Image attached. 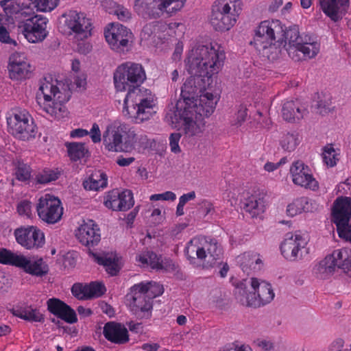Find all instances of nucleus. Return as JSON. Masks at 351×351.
Listing matches in <instances>:
<instances>
[{
	"label": "nucleus",
	"mask_w": 351,
	"mask_h": 351,
	"mask_svg": "<svg viewBox=\"0 0 351 351\" xmlns=\"http://www.w3.org/2000/svg\"><path fill=\"white\" fill-rule=\"evenodd\" d=\"M225 59L223 47L216 43L196 45L188 52L185 62L191 76L182 87V98L177 101L171 121L189 137L203 133L205 125L203 117H209L217 103V97L211 93L206 92L196 97L197 92L205 88L203 78L210 79L217 74Z\"/></svg>",
	"instance_id": "f257e3e1"
},
{
	"label": "nucleus",
	"mask_w": 351,
	"mask_h": 351,
	"mask_svg": "<svg viewBox=\"0 0 351 351\" xmlns=\"http://www.w3.org/2000/svg\"><path fill=\"white\" fill-rule=\"evenodd\" d=\"M113 80L117 91L128 90L123 100V115L136 123L149 119L154 112L155 97L151 90L140 88L146 80L142 65L132 62L123 63L116 69Z\"/></svg>",
	"instance_id": "f03ea898"
},
{
	"label": "nucleus",
	"mask_w": 351,
	"mask_h": 351,
	"mask_svg": "<svg viewBox=\"0 0 351 351\" xmlns=\"http://www.w3.org/2000/svg\"><path fill=\"white\" fill-rule=\"evenodd\" d=\"M102 141L105 149L112 152L140 151L150 145L145 134L136 132L133 127L119 120H114L106 126Z\"/></svg>",
	"instance_id": "7ed1b4c3"
},
{
	"label": "nucleus",
	"mask_w": 351,
	"mask_h": 351,
	"mask_svg": "<svg viewBox=\"0 0 351 351\" xmlns=\"http://www.w3.org/2000/svg\"><path fill=\"white\" fill-rule=\"evenodd\" d=\"M70 97L69 90H61L57 82L44 78L40 82L36 99L41 110L55 119H61L68 115L64 104Z\"/></svg>",
	"instance_id": "20e7f679"
},
{
	"label": "nucleus",
	"mask_w": 351,
	"mask_h": 351,
	"mask_svg": "<svg viewBox=\"0 0 351 351\" xmlns=\"http://www.w3.org/2000/svg\"><path fill=\"white\" fill-rule=\"evenodd\" d=\"M253 40L250 42L256 50L269 60H275L280 52L276 43L285 32L282 23L279 20H265L261 21L254 29Z\"/></svg>",
	"instance_id": "39448f33"
},
{
	"label": "nucleus",
	"mask_w": 351,
	"mask_h": 351,
	"mask_svg": "<svg viewBox=\"0 0 351 351\" xmlns=\"http://www.w3.org/2000/svg\"><path fill=\"white\" fill-rule=\"evenodd\" d=\"M185 254L191 264L210 268L220 263L221 248L214 239L196 237L191 239L185 247Z\"/></svg>",
	"instance_id": "423d86ee"
},
{
	"label": "nucleus",
	"mask_w": 351,
	"mask_h": 351,
	"mask_svg": "<svg viewBox=\"0 0 351 351\" xmlns=\"http://www.w3.org/2000/svg\"><path fill=\"white\" fill-rule=\"evenodd\" d=\"M285 47L289 56L296 62L315 58L320 51L317 38L310 34H300L297 25L286 30Z\"/></svg>",
	"instance_id": "0eeeda50"
},
{
	"label": "nucleus",
	"mask_w": 351,
	"mask_h": 351,
	"mask_svg": "<svg viewBox=\"0 0 351 351\" xmlns=\"http://www.w3.org/2000/svg\"><path fill=\"white\" fill-rule=\"evenodd\" d=\"M243 7L242 0H215L209 17L210 25L220 32L230 30L237 23Z\"/></svg>",
	"instance_id": "6e6552de"
},
{
	"label": "nucleus",
	"mask_w": 351,
	"mask_h": 351,
	"mask_svg": "<svg viewBox=\"0 0 351 351\" xmlns=\"http://www.w3.org/2000/svg\"><path fill=\"white\" fill-rule=\"evenodd\" d=\"M252 291L247 293L243 283L237 287L236 295L243 305L258 307L270 303L275 294L271 284L258 278L250 280Z\"/></svg>",
	"instance_id": "1a4fd4ad"
},
{
	"label": "nucleus",
	"mask_w": 351,
	"mask_h": 351,
	"mask_svg": "<svg viewBox=\"0 0 351 351\" xmlns=\"http://www.w3.org/2000/svg\"><path fill=\"white\" fill-rule=\"evenodd\" d=\"M58 28L62 34L83 40L91 36L93 26L84 12L70 10L61 15Z\"/></svg>",
	"instance_id": "9d476101"
},
{
	"label": "nucleus",
	"mask_w": 351,
	"mask_h": 351,
	"mask_svg": "<svg viewBox=\"0 0 351 351\" xmlns=\"http://www.w3.org/2000/svg\"><path fill=\"white\" fill-rule=\"evenodd\" d=\"M186 0H134V8L144 18L158 19L180 11Z\"/></svg>",
	"instance_id": "9b49d317"
},
{
	"label": "nucleus",
	"mask_w": 351,
	"mask_h": 351,
	"mask_svg": "<svg viewBox=\"0 0 351 351\" xmlns=\"http://www.w3.org/2000/svg\"><path fill=\"white\" fill-rule=\"evenodd\" d=\"M7 122L9 132L16 138L22 141L35 138L36 126L27 110H14L8 117Z\"/></svg>",
	"instance_id": "f8f14e48"
},
{
	"label": "nucleus",
	"mask_w": 351,
	"mask_h": 351,
	"mask_svg": "<svg viewBox=\"0 0 351 351\" xmlns=\"http://www.w3.org/2000/svg\"><path fill=\"white\" fill-rule=\"evenodd\" d=\"M49 19L41 14H35L19 21L18 31L30 43L43 42L48 36L47 25Z\"/></svg>",
	"instance_id": "ddd939ff"
},
{
	"label": "nucleus",
	"mask_w": 351,
	"mask_h": 351,
	"mask_svg": "<svg viewBox=\"0 0 351 351\" xmlns=\"http://www.w3.org/2000/svg\"><path fill=\"white\" fill-rule=\"evenodd\" d=\"M104 36L110 47L119 53L128 51L133 41L130 29L119 23L109 24L104 29Z\"/></svg>",
	"instance_id": "4468645a"
},
{
	"label": "nucleus",
	"mask_w": 351,
	"mask_h": 351,
	"mask_svg": "<svg viewBox=\"0 0 351 351\" xmlns=\"http://www.w3.org/2000/svg\"><path fill=\"white\" fill-rule=\"evenodd\" d=\"M308 242V235L300 231L289 232L280 245L281 253L289 261L301 259Z\"/></svg>",
	"instance_id": "2eb2a0df"
},
{
	"label": "nucleus",
	"mask_w": 351,
	"mask_h": 351,
	"mask_svg": "<svg viewBox=\"0 0 351 351\" xmlns=\"http://www.w3.org/2000/svg\"><path fill=\"white\" fill-rule=\"evenodd\" d=\"M36 210L39 218L49 224L58 222L63 215V208L60 200L49 193L45 194L39 198Z\"/></svg>",
	"instance_id": "dca6fc26"
},
{
	"label": "nucleus",
	"mask_w": 351,
	"mask_h": 351,
	"mask_svg": "<svg viewBox=\"0 0 351 351\" xmlns=\"http://www.w3.org/2000/svg\"><path fill=\"white\" fill-rule=\"evenodd\" d=\"M126 304L138 319H149L152 316V302L134 285L125 296Z\"/></svg>",
	"instance_id": "f3484780"
},
{
	"label": "nucleus",
	"mask_w": 351,
	"mask_h": 351,
	"mask_svg": "<svg viewBox=\"0 0 351 351\" xmlns=\"http://www.w3.org/2000/svg\"><path fill=\"white\" fill-rule=\"evenodd\" d=\"M14 236L17 243L27 250L42 247L45 242L44 233L36 226L17 228Z\"/></svg>",
	"instance_id": "a211bd4d"
},
{
	"label": "nucleus",
	"mask_w": 351,
	"mask_h": 351,
	"mask_svg": "<svg viewBox=\"0 0 351 351\" xmlns=\"http://www.w3.org/2000/svg\"><path fill=\"white\" fill-rule=\"evenodd\" d=\"M290 174L292 182L295 185L312 191L318 189V182L312 175L310 168L302 161L298 160L292 164L290 167Z\"/></svg>",
	"instance_id": "6ab92c4d"
},
{
	"label": "nucleus",
	"mask_w": 351,
	"mask_h": 351,
	"mask_svg": "<svg viewBox=\"0 0 351 351\" xmlns=\"http://www.w3.org/2000/svg\"><path fill=\"white\" fill-rule=\"evenodd\" d=\"M8 69L10 79L22 80L28 77L31 65L25 53L15 52L9 58Z\"/></svg>",
	"instance_id": "aec40b11"
},
{
	"label": "nucleus",
	"mask_w": 351,
	"mask_h": 351,
	"mask_svg": "<svg viewBox=\"0 0 351 351\" xmlns=\"http://www.w3.org/2000/svg\"><path fill=\"white\" fill-rule=\"evenodd\" d=\"M321 10L332 21L338 22L345 16L349 0H318Z\"/></svg>",
	"instance_id": "412c9836"
},
{
	"label": "nucleus",
	"mask_w": 351,
	"mask_h": 351,
	"mask_svg": "<svg viewBox=\"0 0 351 351\" xmlns=\"http://www.w3.org/2000/svg\"><path fill=\"white\" fill-rule=\"evenodd\" d=\"M76 237L86 246L97 245L101 239L99 228L93 220L84 221L77 229Z\"/></svg>",
	"instance_id": "4be33fe9"
},
{
	"label": "nucleus",
	"mask_w": 351,
	"mask_h": 351,
	"mask_svg": "<svg viewBox=\"0 0 351 351\" xmlns=\"http://www.w3.org/2000/svg\"><path fill=\"white\" fill-rule=\"evenodd\" d=\"M332 221L335 225L351 221V198L340 197L335 201Z\"/></svg>",
	"instance_id": "5701e85b"
},
{
	"label": "nucleus",
	"mask_w": 351,
	"mask_h": 351,
	"mask_svg": "<svg viewBox=\"0 0 351 351\" xmlns=\"http://www.w3.org/2000/svg\"><path fill=\"white\" fill-rule=\"evenodd\" d=\"M48 310L55 315L64 320L65 322L73 324L77 322L75 312L67 304L56 298H51L47 301Z\"/></svg>",
	"instance_id": "b1692460"
},
{
	"label": "nucleus",
	"mask_w": 351,
	"mask_h": 351,
	"mask_svg": "<svg viewBox=\"0 0 351 351\" xmlns=\"http://www.w3.org/2000/svg\"><path fill=\"white\" fill-rule=\"evenodd\" d=\"M136 261L141 264L143 267L150 266L152 269L157 270L173 269L174 264L170 259H162L158 257L157 255L152 252H144L136 257Z\"/></svg>",
	"instance_id": "393cba45"
},
{
	"label": "nucleus",
	"mask_w": 351,
	"mask_h": 351,
	"mask_svg": "<svg viewBox=\"0 0 351 351\" xmlns=\"http://www.w3.org/2000/svg\"><path fill=\"white\" fill-rule=\"evenodd\" d=\"M104 337L112 343L123 344L129 341L128 331L122 324L108 322L104 327Z\"/></svg>",
	"instance_id": "a878e982"
},
{
	"label": "nucleus",
	"mask_w": 351,
	"mask_h": 351,
	"mask_svg": "<svg viewBox=\"0 0 351 351\" xmlns=\"http://www.w3.org/2000/svg\"><path fill=\"white\" fill-rule=\"evenodd\" d=\"M335 269L339 268L349 277H351V250L341 248L333 251L328 255Z\"/></svg>",
	"instance_id": "bb28decb"
},
{
	"label": "nucleus",
	"mask_w": 351,
	"mask_h": 351,
	"mask_svg": "<svg viewBox=\"0 0 351 351\" xmlns=\"http://www.w3.org/2000/svg\"><path fill=\"white\" fill-rule=\"evenodd\" d=\"M86 191H99L108 186V176L101 170L93 171L82 182Z\"/></svg>",
	"instance_id": "cd10ccee"
},
{
	"label": "nucleus",
	"mask_w": 351,
	"mask_h": 351,
	"mask_svg": "<svg viewBox=\"0 0 351 351\" xmlns=\"http://www.w3.org/2000/svg\"><path fill=\"white\" fill-rule=\"evenodd\" d=\"M21 263L22 264L19 265V267L23 269L26 273L34 276H43L49 271L47 264L41 258L29 259L23 256V261Z\"/></svg>",
	"instance_id": "c85d7f7f"
},
{
	"label": "nucleus",
	"mask_w": 351,
	"mask_h": 351,
	"mask_svg": "<svg viewBox=\"0 0 351 351\" xmlns=\"http://www.w3.org/2000/svg\"><path fill=\"white\" fill-rule=\"evenodd\" d=\"M306 110L298 101H285L282 108V116L285 120L293 122L303 118Z\"/></svg>",
	"instance_id": "c756f323"
},
{
	"label": "nucleus",
	"mask_w": 351,
	"mask_h": 351,
	"mask_svg": "<svg viewBox=\"0 0 351 351\" xmlns=\"http://www.w3.org/2000/svg\"><path fill=\"white\" fill-rule=\"evenodd\" d=\"M241 267L244 272L259 271L263 267L262 256L256 252H245L240 258Z\"/></svg>",
	"instance_id": "7c9ffc66"
},
{
	"label": "nucleus",
	"mask_w": 351,
	"mask_h": 351,
	"mask_svg": "<svg viewBox=\"0 0 351 351\" xmlns=\"http://www.w3.org/2000/svg\"><path fill=\"white\" fill-rule=\"evenodd\" d=\"M95 258L98 264L104 265L106 271L111 276H116L121 269L119 259L114 254L97 255Z\"/></svg>",
	"instance_id": "2f4dec72"
},
{
	"label": "nucleus",
	"mask_w": 351,
	"mask_h": 351,
	"mask_svg": "<svg viewBox=\"0 0 351 351\" xmlns=\"http://www.w3.org/2000/svg\"><path fill=\"white\" fill-rule=\"evenodd\" d=\"M313 209L311 201L306 197H300L293 200L287 206V214L295 217L302 213L310 212Z\"/></svg>",
	"instance_id": "473e14b6"
},
{
	"label": "nucleus",
	"mask_w": 351,
	"mask_h": 351,
	"mask_svg": "<svg viewBox=\"0 0 351 351\" xmlns=\"http://www.w3.org/2000/svg\"><path fill=\"white\" fill-rule=\"evenodd\" d=\"M335 270V267L328 255L313 267V273L317 278L328 279L334 274Z\"/></svg>",
	"instance_id": "72a5a7b5"
},
{
	"label": "nucleus",
	"mask_w": 351,
	"mask_h": 351,
	"mask_svg": "<svg viewBox=\"0 0 351 351\" xmlns=\"http://www.w3.org/2000/svg\"><path fill=\"white\" fill-rule=\"evenodd\" d=\"M300 143L299 134L295 132L282 134L280 138V145L286 152L294 151Z\"/></svg>",
	"instance_id": "f704fd0d"
},
{
	"label": "nucleus",
	"mask_w": 351,
	"mask_h": 351,
	"mask_svg": "<svg viewBox=\"0 0 351 351\" xmlns=\"http://www.w3.org/2000/svg\"><path fill=\"white\" fill-rule=\"evenodd\" d=\"M139 289L152 301V299L160 295L164 290L162 285L156 282H142L136 284Z\"/></svg>",
	"instance_id": "c9c22d12"
},
{
	"label": "nucleus",
	"mask_w": 351,
	"mask_h": 351,
	"mask_svg": "<svg viewBox=\"0 0 351 351\" xmlns=\"http://www.w3.org/2000/svg\"><path fill=\"white\" fill-rule=\"evenodd\" d=\"M166 28V25L163 23L155 21L146 24L141 32V38L144 41H152L156 36L158 31L160 29Z\"/></svg>",
	"instance_id": "e433bc0d"
},
{
	"label": "nucleus",
	"mask_w": 351,
	"mask_h": 351,
	"mask_svg": "<svg viewBox=\"0 0 351 351\" xmlns=\"http://www.w3.org/2000/svg\"><path fill=\"white\" fill-rule=\"evenodd\" d=\"M68 154L71 160L77 161L88 154L85 144L82 143H66Z\"/></svg>",
	"instance_id": "4c0bfd02"
},
{
	"label": "nucleus",
	"mask_w": 351,
	"mask_h": 351,
	"mask_svg": "<svg viewBox=\"0 0 351 351\" xmlns=\"http://www.w3.org/2000/svg\"><path fill=\"white\" fill-rule=\"evenodd\" d=\"M23 261V255L17 254L5 248L0 250V263L19 267Z\"/></svg>",
	"instance_id": "58836bf2"
},
{
	"label": "nucleus",
	"mask_w": 351,
	"mask_h": 351,
	"mask_svg": "<svg viewBox=\"0 0 351 351\" xmlns=\"http://www.w3.org/2000/svg\"><path fill=\"white\" fill-rule=\"evenodd\" d=\"M339 151L335 149L331 145L325 146L323 149L322 158L323 162L330 167L337 165L339 160Z\"/></svg>",
	"instance_id": "ea45409f"
},
{
	"label": "nucleus",
	"mask_w": 351,
	"mask_h": 351,
	"mask_svg": "<svg viewBox=\"0 0 351 351\" xmlns=\"http://www.w3.org/2000/svg\"><path fill=\"white\" fill-rule=\"evenodd\" d=\"M13 165L15 167L14 174L18 180L26 181L29 179L31 176V169L29 165L24 163V162L20 159L14 160Z\"/></svg>",
	"instance_id": "a19ab883"
},
{
	"label": "nucleus",
	"mask_w": 351,
	"mask_h": 351,
	"mask_svg": "<svg viewBox=\"0 0 351 351\" xmlns=\"http://www.w3.org/2000/svg\"><path fill=\"white\" fill-rule=\"evenodd\" d=\"M245 210L249 213L252 217H256L265 210L263 201L261 199H257L252 197L247 200L245 205Z\"/></svg>",
	"instance_id": "79ce46f5"
},
{
	"label": "nucleus",
	"mask_w": 351,
	"mask_h": 351,
	"mask_svg": "<svg viewBox=\"0 0 351 351\" xmlns=\"http://www.w3.org/2000/svg\"><path fill=\"white\" fill-rule=\"evenodd\" d=\"M120 192L117 189L109 191L105 197L104 205L112 210H121Z\"/></svg>",
	"instance_id": "37998d69"
},
{
	"label": "nucleus",
	"mask_w": 351,
	"mask_h": 351,
	"mask_svg": "<svg viewBox=\"0 0 351 351\" xmlns=\"http://www.w3.org/2000/svg\"><path fill=\"white\" fill-rule=\"evenodd\" d=\"M13 313L14 315L27 321L40 322L43 319L42 315L35 309H17L14 310Z\"/></svg>",
	"instance_id": "c03bdc74"
},
{
	"label": "nucleus",
	"mask_w": 351,
	"mask_h": 351,
	"mask_svg": "<svg viewBox=\"0 0 351 351\" xmlns=\"http://www.w3.org/2000/svg\"><path fill=\"white\" fill-rule=\"evenodd\" d=\"M247 117V108L245 105L239 106L237 112L231 119L230 123L237 128L241 126L246 120Z\"/></svg>",
	"instance_id": "a18cd8bd"
},
{
	"label": "nucleus",
	"mask_w": 351,
	"mask_h": 351,
	"mask_svg": "<svg viewBox=\"0 0 351 351\" xmlns=\"http://www.w3.org/2000/svg\"><path fill=\"white\" fill-rule=\"evenodd\" d=\"M60 0H35L34 5L38 11L48 12L53 10L59 4Z\"/></svg>",
	"instance_id": "49530a36"
},
{
	"label": "nucleus",
	"mask_w": 351,
	"mask_h": 351,
	"mask_svg": "<svg viewBox=\"0 0 351 351\" xmlns=\"http://www.w3.org/2000/svg\"><path fill=\"white\" fill-rule=\"evenodd\" d=\"M88 298H97L102 295L106 291L104 285L99 282H93L87 285Z\"/></svg>",
	"instance_id": "de8ad7c7"
},
{
	"label": "nucleus",
	"mask_w": 351,
	"mask_h": 351,
	"mask_svg": "<svg viewBox=\"0 0 351 351\" xmlns=\"http://www.w3.org/2000/svg\"><path fill=\"white\" fill-rule=\"evenodd\" d=\"M121 210H128L134 205L132 193L129 190L120 193Z\"/></svg>",
	"instance_id": "09e8293b"
},
{
	"label": "nucleus",
	"mask_w": 351,
	"mask_h": 351,
	"mask_svg": "<svg viewBox=\"0 0 351 351\" xmlns=\"http://www.w3.org/2000/svg\"><path fill=\"white\" fill-rule=\"evenodd\" d=\"M339 237L351 243V221L350 222L337 224Z\"/></svg>",
	"instance_id": "8fccbe9b"
},
{
	"label": "nucleus",
	"mask_w": 351,
	"mask_h": 351,
	"mask_svg": "<svg viewBox=\"0 0 351 351\" xmlns=\"http://www.w3.org/2000/svg\"><path fill=\"white\" fill-rule=\"evenodd\" d=\"M58 178L57 174L51 170L43 171L36 176V181L39 184H47Z\"/></svg>",
	"instance_id": "3c124183"
},
{
	"label": "nucleus",
	"mask_w": 351,
	"mask_h": 351,
	"mask_svg": "<svg viewBox=\"0 0 351 351\" xmlns=\"http://www.w3.org/2000/svg\"><path fill=\"white\" fill-rule=\"evenodd\" d=\"M113 14L116 15L119 20L123 22L129 21L132 16V14L128 8L119 4L117 6Z\"/></svg>",
	"instance_id": "603ef678"
},
{
	"label": "nucleus",
	"mask_w": 351,
	"mask_h": 351,
	"mask_svg": "<svg viewBox=\"0 0 351 351\" xmlns=\"http://www.w3.org/2000/svg\"><path fill=\"white\" fill-rule=\"evenodd\" d=\"M74 296L80 300L89 299L87 285L75 284L71 289Z\"/></svg>",
	"instance_id": "864d4df0"
},
{
	"label": "nucleus",
	"mask_w": 351,
	"mask_h": 351,
	"mask_svg": "<svg viewBox=\"0 0 351 351\" xmlns=\"http://www.w3.org/2000/svg\"><path fill=\"white\" fill-rule=\"evenodd\" d=\"M253 344L255 347L263 351H272L275 348L274 343L271 340L265 338L255 339Z\"/></svg>",
	"instance_id": "5fc2aeb1"
},
{
	"label": "nucleus",
	"mask_w": 351,
	"mask_h": 351,
	"mask_svg": "<svg viewBox=\"0 0 351 351\" xmlns=\"http://www.w3.org/2000/svg\"><path fill=\"white\" fill-rule=\"evenodd\" d=\"M181 136L182 135L179 132L171 133L169 136V141L170 149L171 151L175 154H178L181 152V149L179 145Z\"/></svg>",
	"instance_id": "6e6d98bb"
},
{
	"label": "nucleus",
	"mask_w": 351,
	"mask_h": 351,
	"mask_svg": "<svg viewBox=\"0 0 351 351\" xmlns=\"http://www.w3.org/2000/svg\"><path fill=\"white\" fill-rule=\"evenodd\" d=\"M149 199L152 201H174L176 199V195L172 191H166L163 193L152 195Z\"/></svg>",
	"instance_id": "4d7b16f0"
},
{
	"label": "nucleus",
	"mask_w": 351,
	"mask_h": 351,
	"mask_svg": "<svg viewBox=\"0 0 351 351\" xmlns=\"http://www.w3.org/2000/svg\"><path fill=\"white\" fill-rule=\"evenodd\" d=\"M219 351H252V349L249 345L245 343H232Z\"/></svg>",
	"instance_id": "13d9d810"
},
{
	"label": "nucleus",
	"mask_w": 351,
	"mask_h": 351,
	"mask_svg": "<svg viewBox=\"0 0 351 351\" xmlns=\"http://www.w3.org/2000/svg\"><path fill=\"white\" fill-rule=\"evenodd\" d=\"M89 135L91 138V141L94 143H100L102 137H101V133L99 129V126L97 123H94L92 125V128L90 130Z\"/></svg>",
	"instance_id": "bf43d9fd"
},
{
	"label": "nucleus",
	"mask_w": 351,
	"mask_h": 351,
	"mask_svg": "<svg viewBox=\"0 0 351 351\" xmlns=\"http://www.w3.org/2000/svg\"><path fill=\"white\" fill-rule=\"evenodd\" d=\"M19 215L29 216L31 213V203L28 201L21 202L17 207Z\"/></svg>",
	"instance_id": "052dcab7"
},
{
	"label": "nucleus",
	"mask_w": 351,
	"mask_h": 351,
	"mask_svg": "<svg viewBox=\"0 0 351 351\" xmlns=\"http://www.w3.org/2000/svg\"><path fill=\"white\" fill-rule=\"evenodd\" d=\"M118 5L112 0H103L101 2V6L110 14H114V11Z\"/></svg>",
	"instance_id": "680f3d73"
},
{
	"label": "nucleus",
	"mask_w": 351,
	"mask_h": 351,
	"mask_svg": "<svg viewBox=\"0 0 351 351\" xmlns=\"http://www.w3.org/2000/svg\"><path fill=\"white\" fill-rule=\"evenodd\" d=\"M152 221L154 224H159L164 220V217L161 214V210L159 208L153 210L151 214Z\"/></svg>",
	"instance_id": "e2e57ef3"
},
{
	"label": "nucleus",
	"mask_w": 351,
	"mask_h": 351,
	"mask_svg": "<svg viewBox=\"0 0 351 351\" xmlns=\"http://www.w3.org/2000/svg\"><path fill=\"white\" fill-rule=\"evenodd\" d=\"M285 162V158H282L280 160V162H276V163H274V162H267L264 165V169L266 171L272 172V171L276 170L277 169H278L279 167L282 164H284Z\"/></svg>",
	"instance_id": "0e129e2a"
},
{
	"label": "nucleus",
	"mask_w": 351,
	"mask_h": 351,
	"mask_svg": "<svg viewBox=\"0 0 351 351\" xmlns=\"http://www.w3.org/2000/svg\"><path fill=\"white\" fill-rule=\"evenodd\" d=\"M135 158L134 157L125 158L123 156H119L117 158V163L120 167H128L130 165Z\"/></svg>",
	"instance_id": "69168bd1"
},
{
	"label": "nucleus",
	"mask_w": 351,
	"mask_h": 351,
	"mask_svg": "<svg viewBox=\"0 0 351 351\" xmlns=\"http://www.w3.org/2000/svg\"><path fill=\"white\" fill-rule=\"evenodd\" d=\"M0 41L5 43L12 42L8 32L3 26H0Z\"/></svg>",
	"instance_id": "338daca9"
},
{
	"label": "nucleus",
	"mask_w": 351,
	"mask_h": 351,
	"mask_svg": "<svg viewBox=\"0 0 351 351\" xmlns=\"http://www.w3.org/2000/svg\"><path fill=\"white\" fill-rule=\"evenodd\" d=\"M88 134L89 132L88 130L82 128H77L72 130L70 133V136L72 138H82L88 135Z\"/></svg>",
	"instance_id": "774afa93"
}]
</instances>
